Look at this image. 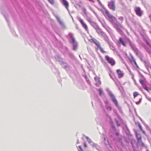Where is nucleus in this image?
Listing matches in <instances>:
<instances>
[{
  "label": "nucleus",
  "mask_w": 151,
  "mask_h": 151,
  "mask_svg": "<svg viewBox=\"0 0 151 151\" xmlns=\"http://www.w3.org/2000/svg\"><path fill=\"white\" fill-rule=\"evenodd\" d=\"M135 11L137 14L139 16H141L142 14V12L139 7H135L134 8Z\"/></svg>",
  "instance_id": "obj_7"
},
{
  "label": "nucleus",
  "mask_w": 151,
  "mask_h": 151,
  "mask_svg": "<svg viewBox=\"0 0 151 151\" xmlns=\"http://www.w3.org/2000/svg\"><path fill=\"white\" fill-rule=\"evenodd\" d=\"M139 128H140V130L142 131L143 133L145 134H146V133H145V131L143 129L141 126V125H140V124H139Z\"/></svg>",
  "instance_id": "obj_22"
},
{
  "label": "nucleus",
  "mask_w": 151,
  "mask_h": 151,
  "mask_svg": "<svg viewBox=\"0 0 151 151\" xmlns=\"http://www.w3.org/2000/svg\"><path fill=\"white\" fill-rule=\"evenodd\" d=\"M48 1L52 4H53L54 3V0H48Z\"/></svg>",
  "instance_id": "obj_30"
},
{
  "label": "nucleus",
  "mask_w": 151,
  "mask_h": 151,
  "mask_svg": "<svg viewBox=\"0 0 151 151\" xmlns=\"http://www.w3.org/2000/svg\"><path fill=\"white\" fill-rule=\"evenodd\" d=\"M112 127L113 128L114 127V126H113L112 125Z\"/></svg>",
  "instance_id": "obj_43"
},
{
  "label": "nucleus",
  "mask_w": 151,
  "mask_h": 151,
  "mask_svg": "<svg viewBox=\"0 0 151 151\" xmlns=\"http://www.w3.org/2000/svg\"><path fill=\"white\" fill-rule=\"evenodd\" d=\"M116 123L117 124V126H120V124L118 123V121L116 120Z\"/></svg>",
  "instance_id": "obj_35"
},
{
  "label": "nucleus",
  "mask_w": 151,
  "mask_h": 151,
  "mask_svg": "<svg viewBox=\"0 0 151 151\" xmlns=\"http://www.w3.org/2000/svg\"><path fill=\"white\" fill-rule=\"evenodd\" d=\"M139 82L141 84L143 85L145 83V80L144 79H140L139 80Z\"/></svg>",
  "instance_id": "obj_26"
},
{
  "label": "nucleus",
  "mask_w": 151,
  "mask_h": 151,
  "mask_svg": "<svg viewBox=\"0 0 151 151\" xmlns=\"http://www.w3.org/2000/svg\"><path fill=\"white\" fill-rule=\"evenodd\" d=\"M71 42L73 44V50H76L77 47V42L75 41L74 38H71L70 40Z\"/></svg>",
  "instance_id": "obj_11"
},
{
  "label": "nucleus",
  "mask_w": 151,
  "mask_h": 151,
  "mask_svg": "<svg viewBox=\"0 0 151 151\" xmlns=\"http://www.w3.org/2000/svg\"><path fill=\"white\" fill-rule=\"evenodd\" d=\"M56 17L57 18L58 22L61 25L62 27L63 28H65V25L63 22L61 20L60 18L58 16H56Z\"/></svg>",
  "instance_id": "obj_10"
},
{
  "label": "nucleus",
  "mask_w": 151,
  "mask_h": 151,
  "mask_svg": "<svg viewBox=\"0 0 151 151\" xmlns=\"http://www.w3.org/2000/svg\"><path fill=\"white\" fill-rule=\"evenodd\" d=\"M90 24L95 29L99 27L96 23L93 21Z\"/></svg>",
  "instance_id": "obj_16"
},
{
  "label": "nucleus",
  "mask_w": 151,
  "mask_h": 151,
  "mask_svg": "<svg viewBox=\"0 0 151 151\" xmlns=\"http://www.w3.org/2000/svg\"><path fill=\"white\" fill-rule=\"evenodd\" d=\"M148 51H149L150 52V51L148 50Z\"/></svg>",
  "instance_id": "obj_47"
},
{
  "label": "nucleus",
  "mask_w": 151,
  "mask_h": 151,
  "mask_svg": "<svg viewBox=\"0 0 151 151\" xmlns=\"http://www.w3.org/2000/svg\"><path fill=\"white\" fill-rule=\"evenodd\" d=\"M61 3L65 6L67 10H68L69 4L66 0H60Z\"/></svg>",
  "instance_id": "obj_8"
},
{
  "label": "nucleus",
  "mask_w": 151,
  "mask_h": 151,
  "mask_svg": "<svg viewBox=\"0 0 151 151\" xmlns=\"http://www.w3.org/2000/svg\"><path fill=\"white\" fill-rule=\"evenodd\" d=\"M106 108L108 111H110L111 110V107L110 106H106Z\"/></svg>",
  "instance_id": "obj_28"
},
{
  "label": "nucleus",
  "mask_w": 151,
  "mask_h": 151,
  "mask_svg": "<svg viewBox=\"0 0 151 151\" xmlns=\"http://www.w3.org/2000/svg\"><path fill=\"white\" fill-rule=\"evenodd\" d=\"M102 25L103 27L106 30L110 35L112 37L113 36V34L112 30L105 24H102Z\"/></svg>",
  "instance_id": "obj_5"
},
{
  "label": "nucleus",
  "mask_w": 151,
  "mask_h": 151,
  "mask_svg": "<svg viewBox=\"0 0 151 151\" xmlns=\"http://www.w3.org/2000/svg\"><path fill=\"white\" fill-rule=\"evenodd\" d=\"M146 98H147V99L148 100H149V101H151V98L149 97H148V96H146Z\"/></svg>",
  "instance_id": "obj_33"
},
{
  "label": "nucleus",
  "mask_w": 151,
  "mask_h": 151,
  "mask_svg": "<svg viewBox=\"0 0 151 151\" xmlns=\"http://www.w3.org/2000/svg\"><path fill=\"white\" fill-rule=\"evenodd\" d=\"M145 89H146V90H147V88H145Z\"/></svg>",
  "instance_id": "obj_44"
},
{
  "label": "nucleus",
  "mask_w": 151,
  "mask_h": 151,
  "mask_svg": "<svg viewBox=\"0 0 151 151\" xmlns=\"http://www.w3.org/2000/svg\"><path fill=\"white\" fill-rule=\"evenodd\" d=\"M97 91L99 92L100 96H102L104 95L103 92L101 88H100L98 89Z\"/></svg>",
  "instance_id": "obj_19"
},
{
  "label": "nucleus",
  "mask_w": 151,
  "mask_h": 151,
  "mask_svg": "<svg viewBox=\"0 0 151 151\" xmlns=\"http://www.w3.org/2000/svg\"><path fill=\"white\" fill-rule=\"evenodd\" d=\"M97 45L98 46V48H99L100 49L101 51L103 52V53H104L105 52L103 50V49L100 46V43H97Z\"/></svg>",
  "instance_id": "obj_17"
},
{
  "label": "nucleus",
  "mask_w": 151,
  "mask_h": 151,
  "mask_svg": "<svg viewBox=\"0 0 151 151\" xmlns=\"http://www.w3.org/2000/svg\"><path fill=\"white\" fill-rule=\"evenodd\" d=\"M145 40L146 41V42L147 43V45H148L149 47L151 49V45H150L149 43L146 40Z\"/></svg>",
  "instance_id": "obj_31"
},
{
  "label": "nucleus",
  "mask_w": 151,
  "mask_h": 151,
  "mask_svg": "<svg viewBox=\"0 0 151 151\" xmlns=\"http://www.w3.org/2000/svg\"><path fill=\"white\" fill-rule=\"evenodd\" d=\"M86 19L90 23V24L93 22L92 19L90 17H86Z\"/></svg>",
  "instance_id": "obj_20"
},
{
  "label": "nucleus",
  "mask_w": 151,
  "mask_h": 151,
  "mask_svg": "<svg viewBox=\"0 0 151 151\" xmlns=\"http://www.w3.org/2000/svg\"><path fill=\"white\" fill-rule=\"evenodd\" d=\"M116 72L119 78H121L123 76V73L120 70H116Z\"/></svg>",
  "instance_id": "obj_12"
},
{
  "label": "nucleus",
  "mask_w": 151,
  "mask_h": 151,
  "mask_svg": "<svg viewBox=\"0 0 151 151\" xmlns=\"http://www.w3.org/2000/svg\"><path fill=\"white\" fill-rule=\"evenodd\" d=\"M129 43L133 50L136 52H138V50L135 47L133 43L129 41L128 38H120L119 43L122 44L124 46H125L126 44Z\"/></svg>",
  "instance_id": "obj_2"
},
{
  "label": "nucleus",
  "mask_w": 151,
  "mask_h": 151,
  "mask_svg": "<svg viewBox=\"0 0 151 151\" xmlns=\"http://www.w3.org/2000/svg\"><path fill=\"white\" fill-rule=\"evenodd\" d=\"M77 143H79V142L78 141H77Z\"/></svg>",
  "instance_id": "obj_41"
},
{
  "label": "nucleus",
  "mask_w": 151,
  "mask_h": 151,
  "mask_svg": "<svg viewBox=\"0 0 151 151\" xmlns=\"http://www.w3.org/2000/svg\"><path fill=\"white\" fill-rule=\"evenodd\" d=\"M111 123L112 124V123L111 122Z\"/></svg>",
  "instance_id": "obj_46"
},
{
  "label": "nucleus",
  "mask_w": 151,
  "mask_h": 151,
  "mask_svg": "<svg viewBox=\"0 0 151 151\" xmlns=\"http://www.w3.org/2000/svg\"><path fill=\"white\" fill-rule=\"evenodd\" d=\"M134 63H135V65L137 66V63H136V62L134 61Z\"/></svg>",
  "instance_id": "obj_39"
},
{
  "label": "nucleus",
  "mask_w": 151,
  "mask_h": 151,
  "mask_svg": "<svg viewBox=\"0 0 151 151\" xmlns=\"http://www.w3.org/2000/svg\"><path fill=\"white\" fill-rule=\"evenodd\" d=\"M142 122L144 124V125L146 127V128L147 129L149 130L150 128H149V127L148 126V125L146 124L145 122H144L143 121H142Z\"/></svg>",
  "instance_id": "obj_24"
},
{
  "label": "nucleus",
  "mask_w": 151,
  "mask_h": 151,
  "mask_svg": "<svg viewBox=\"0 0 151 151\" xmlns=\"http://www.w3.org/2000/svg\"><path fill=\"white\" fill-rule=\"evenodd\" d=\"M119 19L121 21H122L123 20V18L122 17H120L119 18Z\"/></svg>",
  "instance_id": "obj_32"
},
{
  "label": "nucleus",
  "mask_w": 151,
  "mask_h": 151,
  "mask_svg": "<svg viewBox=\"0 0 151 151\" xmlns=\"http://www.w3.org/2000/svg\"><path fill=\"white\" fill-rule=\"evenodd\" d=\"M139 95V93L138 92H135L134 93V97L135 98L137 96Z\"/></svg>",
  "instance_id": "obj_23"
},
{
  "label": "nucleus",
  "mask_w": 151,
  "mask_h": 151,
  "mask_svg": "<svg viewBox=\"0 0 151 151\" xmlns=\"http://www.w3.org/2000/svg\"><path fill=\"white\" fill-rule=\"evenodd\" d=\"M103 13L106 18L112 23L113 26L118 32L121 34H122V29H123V27L120 24L115 23V21L116 20V18L110 14L109 12L107 10L104 11Z\"/></svg>",
  "instance_id": "obj_1"
},
{
  "label": "nucleus",
  "mask_w": 151,
  "mask_h": 151,
  "mask_svg": "<svg viewBox=\"0 0 151 151\" xmlns=\"http://www.w3.org/2000/svg\"><path fill=\"white\" fill-rule=\"evenodd\" d=\"M78 151H83L81 146H80L77 147Z\"/></svg>",
  "instance_id": "obj_25"
},
{
  "label": "nucleus",
  "mask_w": 151,
  "mask_h": 151,
  "mask_svg": "<svg viewBox=\"0 0 151 151\" xmlns=\"http://www.w3.org/2000/svg\"><path fill=\"white\" fill-rule=\"evenodd\" d=\"M141 99H139V101H138V102H136V104H139L140 103V102H141Z\"/></svg>",
  "instance_id": "obj_34"
},
{
  "label": "nucleus",
  "mask_w": 151,
  "mask_h": 151,
  "mask_svg": "<svg viewBox=\"0 0 151 151\" xmlns=\"http://www.w3.org/2000/svg\"><path fill=\"white\" fill-rule=\"evenodd\" d=\"M96 30L99 35H101L102 37H104L105 36V34L101 30L99 27L96 29Z\"/></svg>",
  "instance_id": "obj_9"
},
{
  "label": "nucleus",
  "mask_w": 151,
  "mask_h": 151,
  "mask_svg": "<svg viewBox=\"0 0 151 151\" xmlns=\"http://www.w3.org/2000/svg\"><path fill=\"white\" fill-rule=\"evenodd\" d=\"M86 138L87 139L88 142L90 143L91 145L93 146H96V144H94L91 140V139L89 138L88 137L86 136Z\"/></svg>",
  "instance_id": "obj_15"
},
{
  "label": "nucleus",
  "mask_w": 151,
  "mask_h": 151,
  "mask_svg": "<svg viewBox=\"0 0 151 151\" xmlns=\"http://www.w3.org/2000/svg\"><path fill=\"white\" fill-rule=\"evenodd\" d=\"M83 12H84L85 13V14L86 13V9H84H84H83Z\"/></svg>",
  "instance_id": "obj_37"
},
{
  "label": "nucleus",
  "mask_w": 151,
  "mask_h": 151,
  "mask_svg": "<svg viewBox=\"0 0 151 151\" xmlns=\"http://www.w3.org/2000/svg\"><path fill=\"white\" fill-rule=\"evenodd\" d=\"M85 24L84 22H83V23H81V24H82V25H83L84 24Z\"/></svg>",
  "instance_id": "obj_40"
},
{
  "label": "nucleus",
  "mask_w": 151,
  "mask_h": 151,
  "mask_svg": "<svg viewBox=\"0 0 151 151\" xmlns=\"http://www.w3.org/2000/svg\"><path fill=\"white\" fill-rule=\"evenodd\" d=\"M73 36L72 34L71 33H69L68 35L69 38H73Z\"/></svg>",
  "instance_id": "obj_29"
},
{
  "label": "nucleus",
  "mask_w": 151,
  "mask_h": 151,
  "mask_svg": "<svg viewBox=\"0 0 151 151\" xmlns=\"http://www.w3.org/2000/svg\"><path fill=\"white\" fill-rule=\"evenodd\" d=\"M109 8L113 11H114L115 7L114 5V2L113 1L109 2L108 4Z\"/></svg>",
  "instance_id": "obj_6"
},
{
  "label": "nucleus",
  "mask_w": 151,
  "mask_h": 151,
  "mask_svg": "<svg viewBox=\"0 0 151 151\" xmlns=\"http://www.w3.org/2000/svg\"><path fill=\"white\" fill-rule=\"evenodd\" d=\"M86 77H86V76L85 77V78H86Z\"/></svg>",
  "instance_id": "obj_45"
},
{
  "label": "nucleus",
  "mask_w": 151,
  "mask_h": 151,
  "mask_svg": "<svg viewBox=\"0 0 151 151\" xmlns=\"http://www.w3.org/2000/svg\"><path fill=\"white\" fill-rule=\"evenodd\" d=\"M106 90L108 92L109 95L111 97L113 102L115 104V105L116 106L118 107V105L117 103V101L116 99H115V97L114 96L113 94L108 89H107Z\"/></svg>",
  "instance_id": "obj_3"
},
{
  "label": "nucleus",
  "mask_w": 151,
  "mask_h": 151,
  "mask_svg": "<svg viewBox=\"0 0 151 151\" xmlns=\"http://www.w3.org/2000/svg\"><path fill=\"white\" fill-rule=\"evenodd\" d=\"M136 135L138 142H140L141 141V137L140 135L137 133H136Z\"/></svg>",
  "instance_id": "obj_18"
},
{
  "label": "nucleus",
  "mask_w": 151,
  "mask_h": 151,
  "mask_svg": "<svg viewBox=\"0 0 151 151\" xmlns=\"http://www.w3.org/2000/svg\"><path fill=\"white\" fill-rule=\"evenodd\" d=\"M94 78L96 82V85L98 86L100 85L101 84V82L100 80V78L99 77H96Z\"/></svg>",
  "instance_id": "obj_13"
},
{
  "label": "nucleus",
  "mask_w": 151,
  "mask_h": 151,
  "mask_svg": "<svg viewBox=\"0 0 151 151\" xmlns=\"http://www.w3.org/2000/svg\"><path fill=\"white\" fill-rule=\"evenodd\" d=\"M105 103L106 104H108V102L107 101H105Z\"/></svg>",
  "instance_id": "obj_38"
},
{
  "label": "nucleus",
  "mask_w": 151,
  "mask_h": 151,
  "mask_svg": "<svg viewBox=\"0 0 151 151\" xmlns=\"http://www.w3.org/2000/svg\"><path fill=\"white\" fill-rule=\"evenodd\" d=\"M83 27L86 30H87L88 29V28L87 26V25L85 24L83 25H82Z\"/></svg>",
  "instance_id": "obj_27"
},
{
  "label": "nucleus",
  "mask_w": 151,
  "mask_h": 151,
  "mask_svg": "<svg viewBox=\"0 0 151 151\" xmlns=\"http://www.w3.org/2000/svg\"><path fill=\"white\" fill-rule=\"evenodd\" d=\"M84 147H87V145L86 143H84Z\"/></svg>",
  "instance_id": "obj_36"
},
{
  "label": "nucleus",
  "mask_w": 151,
  "mask_h": 151,
  "mask_svg": "<svg viewBox=\"0 0 151 151\" xmlns=\"http://www.w3.org/2000/svg\"><path fill=\"white\" fill-rule=\"evenodd\" d=\"M105 59L108 62L112 65H114L115 64V61L112 58L109 57L108 56H106Z\"/></svg>",
  "instance_id": "obj_4"
},
{
  "label": "nucleus",
  "mask_w": 151,
  "mask_h": 151,
  "mask_svg": "<svg viewBox=\"0 0 151 151\" xmlns=\"http://www.w3.org/2000/svg\"><path fill=\"white\" fill-rule=\"evenodd\" d=\"M149 67H150V68L151 69V65H150L149 66Z\"/></svg>",
  "instance_id": "obj_42"
},
{
  "label": "nucleus",
  "mask_w": 151,
  "mask_h": 151,
  "mask_svg": "<svg viewBox=\"0 0 151 151\" xmlns=\"http://www.w3.org/2000/svg\"><path fill=\"white\" fill-rule=\"evenodd\" d=\"M77 19L81 24L84 22L79 17H77Z\"/></svg>",
  "instance_id": "obj_21"
},
{
  "label": "nucleus",
  "mask_w": 151,
  "mask_h": 151,
  "mask_svg": "<svg viewBox=\"0 0 151 151\" xmlns=\"http://www.w3.org/2000/svg\"><path fill=\"white\" fill-rule=\"evenodd\" d=\"M146 151H149L148 150H147Z\"/></svg>",
  "instance_id": "obj_48"
},
{
  "label": "nucleus",
  "mask_w": 151,
  "mask_h": 151,
  "mask_svg": "<svg viewBox=\"0 0 151 151\" xmlns=\"http://www.w3.org/2000/svg\"><path fill=\"white\" fill-rule=\"evenodd\" d=\"M89 40L92 43H94L96 45L97 43H99L94 38H90Z\"/></svg>",
  "instance_id": "obj_14"
}]
</instances>
